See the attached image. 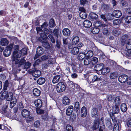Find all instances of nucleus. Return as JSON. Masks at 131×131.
<instances>
[{
  "mask_svg": "<svg viewBox=\"0 0 131 131\" xmlns=\"http://www.w3.org/2000/svg\"><path fill=\"white\" fill-rule=\"evenodd\" d=\"M119 106H115L112 108V113L113 114H117L119 111Z\"/></svg>",
  "mask_w": 131,
  "mask_h": 131,
  "instance_id": "c85d7f7f",
  "label": "nucleus"
},
{
  "mask_svg": "<svg viewBox=\"0 0 131 131\" xmlns=\"http://www.w3.org/2000/svg\"><path fill=\"white\" fill-rule=\"evenodd\" d=\"M79 51V48L77 47H75L72 49L71 53L73 55H76L78 53Z\"/></svg>",
  "mask_w": 131,
  "mask_h": 131,
  "instance_id": "72a5a7b5",
  "label": "nucleus"
},
{
  "mask_svg": "<svg viewBox=\"0 0 131 131\" xmlns=\"http://www.w3.org/2000/svg\"><path fill=\"white\" fill-rule=\"evenodd\" d=\"M100 29L97 27H94L91 29V32L94 34H98L100 31Z\"/></svg>",
  "mask_w": 131,
  "mask_h": 131,
  "instance_id": "b1692460",
  "label": "nucleus"
},
{
  "mask_svg": "<svg viewBox=\"0 0 131 131\" xmlns=\"http://www.w3.org/2000/svg\"><path fill=\"white\" fill-rule=\"evenodd\" d=\"M85 55L86 57L90 58L92 57L93 56V53L92 51L89 50L88 51Z\"/></svg>",
  "mask_w": 131,
  "mask_h": 131,
  "instance_id": "a19ab883",
  "label": "nucleus"
},
{
  "mask_svg": "<svg viewBox=\"0 0 131 131\" xmlns=\"http://www.w3.org/2000/svg\"><path fill=\"white\" fill-rule=\"evenodd\" d=\"M13 97V94L12 92H9L8 93V94L6 97V100L8 101H10L12 100Z\"/></svg>",
  "mask_w": 131,
  "mask_h": 131,
  "instance_id": "393cba45",
  "label": "nucleus"
},
{
  "mask_svg": "<svg viewBox=\"0 0 131 131\" xmlns=\"http://www.w3.org/2000/svg\"><path fill=\"white\" fill-rule=\"evenodd\" d=\"M84 65L88 66L90 68H92L91 64V60L85 58L84 61Z\"/></svg>",
  "mask_w": 131,
  "mask_h": 131,
  "instance_id": "4be33fe9",
  "label": "nucleus"
},
{
  "mask_svg": "<svg viewBox=\"0 0 131 131\" xmlns=\"http://www.w3.org/2000/svg\"><path fill=\"white\" fill-rule=\"evenodd\" d=\"M45 79L43 78H39L37 81V83L40 85H42L45 82Z\"/></svg>",
  "mask_w": 131,
  "mask_h": 131,
  "instance_id": "f704fd0d",
  "label": "nucleus"
},
{
  "mask_svg": "<svg viewBox=\"0 0 131 131\" xmlns=\"http://www.w3.org/2000/svg\"><path fill=\"white\" fill-rule=\"evenodd\" d=\"M21 114L23 116L26 118L29 117L30 115V112L26 109L23 110Z\"/></svg>",
  "mask_w": 131,
  "mask_h": 131,
  "instance_id": "1a4fd4ad",
  "label": "nucleus"
},
{
  "mask_svg": "<svg viewBox=\"0 0 131 131\" xmlns=\"http://www.w3.org/2000/svg\"><path fill=\"white\" fill-rule=\"evenodd\" d=\"M121 98L119 97H117L114 99L113 103L115 105L119 106L121 103Z\"/></svg>",
  "mask_w": 131,
  "mask_h": 131,
  "instance_id": "f8f14e48",
  "label": "nucleus"
},
{
  "mask_svg": "<svg viewBox=\"0 0 131 131\" xmlns=\"http://www.w3.org/2000/svg\"><path fill=\"white\" fill-rule=\"evenodd\" d=\"M100 119H95L94 121V124L92 127L93 130H96L99 127V125L100 124L101 122Z\"/></svg>",
  "mask_w": 131,
  "mask_h": 131,
  "instance_id": "0eeeda50",
  "label": "nucleus"
},
{
  "mask_svg": "<svg viewBox=\"0 0 131 131\" xmlns=\"http://www.w3.org/2000/svg\"><path fill=\"white\" fill-rule=\"evenodd\" d=\"M95 27L98 28V27H100L101 28L103 26L102 24L100 21H97L96 22L95 24Z\"/></svg>",
  "mask_w": 131,
  "mask_h": 131,
  "instance_id": "13d9d810",
  "label": "nucleus"
},
{
  "mask_svg": "<svg viewBox=\"0 0 131 131\" xmlns=\"http://www.w3.org/2000/svg\"><path fill=\"white\" fill-rule=\"evenodd\" d=\"M48 61V63L49 64H52L56 62V60L54 58H52L50 56L49 58Z\"/></svg>",
  "mask_w": 131,
  "mask_h": 131,
  "instance_id": "8fccbe9b",
  "label": "nucleus"
},
{
  "mask_svg": "<svg viewBox=\"0 0 131 131\" xmlns=\"http://www.w3.org/2000/svg\"><path fill=\"white\" fill-rule=\"evenodd\" d=\"M87 115V109L85 106H83L81 110V116L82 117H85Z\"/></svg>",
  "mask_w": 131,
  "mask_h": 131,
  "instance_id": "4468645a",
  "label": "nucleus"
},
{
  "mask_svg": "<svg viewBox=\"0 0 131 131\" xmlns=\"http://www.w3.org/2000/svg\"><path fill=\"white\" fill-rule=\"evenodd\" d=\"M107 80L106 77L104 76V77H102L99 78V81L102 82L106 81Z\"/></svg>",
  "mask_w": 131,
  "mask_h": 131,
  "instance_id": "680f3d73",
  "label": "nucleus"
},
{
  "mask_svg": "<svg viewBox=\"0 0 131 131\" xmlns=\"http://www.w3.org/2000/svg\"><path fill=\"white\" fill-rule=\"evenodd\" d=\"M120 129L119 123L115 124L114 126L113 127L114 131H119Z\"/></svg>",
  "mask_w": 131,
  "mask_h": 131,
  "instance_id": "79ce46f5",
  "label": "nucleus"
},
{
  "mask_svg": "<svg viewBox=\"0 0 131 131\" xmlns=\"http://www.w3.org/2000/svg\"><path fill=\"white\" fill-rule=\"evenodd\" d=\"M25 64L24 66V67L25 69H28L30 67L31 65L30 63L28 62H26L25 63Z\"/></svg>",
  "mask_w": 131,
  "mask_h": 131,
  "instance_id": "e2e57ef3",
  "label": "nucleus"
},
{
  "mask_svg": "<svg viewBox=\"0 0 131 131\" xmlns=\"http://www.w3.org/2000/svg\"><path fill=\"white\" fill-rule=\"evenodd\" d=\"M19 51L22 55H25L27 54V49L26 48H23L21 50Z\"/></svg>",
  "mask_w": 131,
  "mask_h": 131,
  "instance_id": "603ef678",
  "label": "nucleus"
},
{
  "mask_svg": "<svg viewBox=\"0 0 131 131\" xmlns=\"http://www.w3.org/2000/svg\"><path fill=\"white\" fill-rule=\"evenodd\" d=\"M104 67V65L103 63H100L97 64L94 67L95 69L97 71H101L103 68Z\"/></svg>",
  "mask_w": 131,
  "mask_h": 131,
  "instance_id": "aec40b11",
  "label": "nucleus"
},
{
  "mask_svg": "<svg viewBox=\"0 0 131 131\" xmlns=\"http://www.w3.org/2000/svg\"><path fill=\"white\" fill-rule=\"evenodd\" d=\"M98 61V59L97 58L94 57L92 58L91 60V65L92 68L96 64Z\"/></svg>",
  "mask_w": 131,
  "mask_h": 131,
  "instance_id": "f3484780",
  "label": "nucleus"
},
{
  "mask_svg": "<svg viewBox=\"0 0 131 131\" xmlns=\"http://www.w3.org/2000/svg\"><path fill=\"white\" fill-rule=\"evenodd\" d=\"M30 71L32 73V76L36 78H38L41 74L40 71L37 70L36 68H35L30 69Z\"/></svg>",
  "mask_w": 131,
  "mask_h": 131,
  "instance_id": "39448f33",
  "label": "nucleus"
},
{
  "mask_svg": "<svg viewBox=\"0 0 131 131\" xmlns=\"http://www.w3.org/2000/svg\"><path fill=\"white\" fill-rule=\"evenodd\" d=\"M80 16L81 18L83 19H85L87 17L86 14L85 12H80Z\"/></svg>",
  "mask_w": 131,
  "mask_h": 131,
  "instance_id": "de8ad7c7",
  "label": "nucleus"
},
{
  "mask_svg": "<svg viewBox=\"0 0 131 131\" xmlns=\"http://www.w3.org/2000/svg\"><path fill=\"white\" fill-rule=\"evenodd\" d=\"M90 16V18L92 20H93L94 19L96 20L98 18L97 15L96 14L93 13H91Z\"/></svg>",
  "mask_w": 131,
  "mask_h": 131,
  "instance_id": "58836bf2",
  "label": "nucleus"
},
{
  "mask_svg": "<svg viewBox=\"0 0 131 131\" xmlns=\"http://www.w3.org/2000/svg\"><path fill=\"white\" fill-rule=\"evenodd\" d=\"M85 57V54L82 53H80L78 57V59L79 60H81L83 59Z\"/></svg>",
  "mask_w": 131,
  "mask_h": 131,
  "instance_id": "a18cd8bd",
  "label": "nucleus"
},
{
  "mask_svg": "<svg viewBox=\"0 0 131 131\" xmlns=\"http://www.w3.org/2000/svg\"><path fill=\"white\" fill-rule=\"evenodd\" d=\"M126 22L129 24L131 22V16H129L126 17L125 19Z\"/></svg>",
  "mask_w": 131,
  "mask_h": 131,
  "instance_id": "4d7b16f0",
  "label": "nucleus"
},
{
  "mask_svg": "<svg viewBox=\"0 0 131 131\" xmlns=\"http://www.w3.org/2000/svg\"><path fill=\"white\" fill-rule=\"evenodd\" d=\"M97 54L98 56L101 57L102 58L104 59L105 57L104 53L101 50H98Z\"/></svg>",
  "mask_w": 131,
  "mask_h": 131,
  "instance_id": "37998d69",
  "label": "nucleus"
},
{
  "mask_svg": "<svg viewBox=\"0 0 131 131\" xmlns=\"http://www.w3.org/2000/svg\"><path fill=\"white\" fill-rule=\"evenodd\" d=\"M79 41V37L77 36L75 37L72 40V44L73 45H75L78 43Z\"/></svg>",
  "mask_w": 131,
  "mask_h": 131,
  "instance_id": "a878e982",
  "label": "nucleus"
},
{
  "mask_svg": "<svg viewBox=\"0 0 131 131\" xmlns=\"http://www.w3.org/2000/svg\"><path fill=\"white\" fill-rule=\"evenodd\" d=\"M16 48L14 51L12 58V61L15 64L18 65L19 67H20L21 65L25 64L26 60L24 59V58H21L20 59H17L18 58H20L22 54L20 51H18L19 46H15Z\"/></svg>",
  "mask_w": 131,
  "mask_h": 131,
  "instance_id": "f257e3e1",
  "label": "nucleus"
},
{
  "mask_svg": "<svg viewBox=\"0 0 131 131\" xmlns=\"http://www.w3.org/2000/svg\"><path fill=\"white\" fill-rule=\"evenodd\" d=\"M100 121H101L100 123L99 130L103 131L104 129L105 126L104 125V118L102 117L101 118Z\"/></svg>",
  "mask_w": 131,
  "mask_h": 131,
  "instance_id": "5701e85b",
  "label": "nucleus"
},
{
  "mask_svg": "<svg viewBox=\"0 0 131 131\" xmlns=\"http://www.w3.org/2000/svg\"><path fill=\"white\" fill-rule=\"evenodd\" d=\"M66 129L67 131H73V127L70 125H68L66 127Z\"/></svg>",
  "mask_w": 131,
  "mask_h": 131,
  "instance_id": "052dcab7",
  "label": "nucleus"
},
{
  "mask_svg": "<svg viewBox=\"0 0 131 131\" xmlns=\"http://www.w3.org/2000/svg\"><path fill=\"white\" fill-rule=\"evenodd\" d=\"M1 44L2 46H6L8 44L9 41L6 38L2 39L0 41Z\"/></svg>",
  "mask_w": 131,
  "mask_h": 131,
  "instance_id": "7c9ffc66",
  "label": "nucleus"
},
{
  "mask_svg": "<svg viewBox=\"0 0 131 131\" xmlns=\"http://www.w3.org/2000/svg\"><path fill=\"white\" fill-rule=\"evenodd\" d=\"M120 108L122 111L123 112H125L127 108V106L125 103H123L121 105Z\"/></svg>",
  "mask_w": 131,
  "mask_h": 131,
  "instance_id": "c9c22d12",
  "label": "nucleus"
},
{
  "mask_svg": "<svg viewBox=\"0 0 131 131\" xmlns=\"http://www.w3.org/2000/svg\"><path fill=\"white\" fill-rule=\"evenodd\" d=\"M106 124L107 126L110 129L112 127V124L110 120H107L106 121Z\"/></svg>",
  "mask_w": 131,
  "mask_h": 131,
  "instance_id": "3c124183",
  "label": "nucleus"
},
{
  "mask_svg": "<svg viewBox=\"0 0 131 131\" xmlns=\"http://www.w3.org/2000/svg\"><path fill=\"white\" fill-rule=\"evenodd\" d=\"M122 14L121 11L118 10L114 11L113 13V16L119 18L122 15Z\"/></svg>",
  "mask_w": 131,
  "mask_h": 131,
  "instance_id": "ddd939ff",
  "label": "nucleus"
},
{
  "mask_svg": "<svg viewBox=\"0 0 131 131\" xmlns=\"http://www.w3.org/2000/svg\"><path fill=\"white\" fill-rule=\"evenodd\" d=\"M33 93L35 96H38L40 95L41 93V92L37 88H35L33 90Z\"/></svg>",
  "mask_w": 131,
  "mask_h": 131,
  "instance_id": "cd10ccee",
  "label": "nucleus"
},
{
  "mask_svg": "<svg viewBox=\"0 0 131 131\" xmlns=\"http://www.w3.org/2000/svg\"><path fill=\"white\" fill-rule=\"evenodd\" d=\"M17 102L16 98H12L10 103V108H12L15 105Z\"/></svg>",
  "mask_w": 131,
  "mask_h": 131,
  "instance_id": "6ab92c4d",
  "label": "nucleus"
},
{
  "mask_svg": "<svg viewBox=\"0 0 131 131\" xmlns=\"http://www.w3.org/2000/svg\"><path fill=\"white\" fill-rule=\"evenodd\" d=\"M127 79V76L126 75H124L119 76L118 79L120 82L122 83H123L126 81Z\"/></svg>",
  "mask_w": 131,
  "mask_h": 131,
  "instance_id": "6e6552de",
  "label": "nucleus"
},
{
  "mask_svg": "<svg viewBox=\"0 0 131 131\" xmlns=\"http://www.w3.org/2000/svg\"><path fill=\"white\" fill-rule=\"evenodd\" d=\"M40 35V37L39 38L38 40L42 43L46 41L47 36L43 33L41 34Z\"/></svg>",
  "mask_w": 131,
  "mask_h": 131,
  "instance_id": "9d476101",
  "label": "nucleus"
},
{
  "mask_svg": "<svg viewBox=\"0 0 131 131\" xmlns=\"http://www.w3.org/2000/svg\"><path fill=\"white\" fill-rule=\"evenodd\" d=\"M102 32L104 35H106L108 33V30L107 26H102Z\"/></svg>",
  "mask_w": 131,
  "mask_h": 131,
  "instance_id": "473e14b6",
  "label": "nucleus"
},
{
  "mask_svg": "<svg viewBox=\"0 0 131 131\" xmlns=\"http://www.w3.org/2000/svg\"><path fill=\"white\" fill-rule=\"evenodd\" d=\"M36 106L38 108H41L42 105V101L40 99H38L34 102Z\"/></svg>",
  "mask_w": 131,
  "mask_h": 131,
  "instance_id": "dca6fc26",
  "label": "nucleus"
},
{
  "mask_svg": "<svg viewBox=\"0 0 131 131\" xmlns=\"http://www.w3.org/2000/svg\"><path fill=\"white\" fill-rule=\"evenodd\" d=\"M45 50L41 47L39 46L37 48V54L34 57V60L38 58L39 56L42 54L44 52Z\"/></svg>",
  "mask_w": 131,
  "mask_h": 131,
  "instance_id": "20e7f679",
  "label": "nucleus"
},
{
  "mask_svg": "<svg viewBox=\"0 0 131 131\" xmlns=\"http://www.w3.org/2000/svg\"><path fill=\"white\" fill-rule=\"evenodd\" d=\"M91 116L95 119H100V113L97 109L93 108L91 111Z\"/></svg>",
  "mask_w": 131,
  "mask_h": 131,
  "instance_id": "f03ea898",
  "label": "nucleus"
},
{
  "mask_svg": "<svg viewBox=\"0 0 131 131\" xmlns=\"http://www.w3.org/2000/svg\"><path fill=\"white\" fill-rule=\"evenodd\" d=\"M118 73L115 72L111 73L110 75V77L111 79H113L116 78L118 76Z\"/></svg>",
  "mask_w": 131,
  "mask_h": 131,
  "instance_id": "e433bc0d",
  "label": "nucleus"
},
{
  "mask_svg": "<svg viewBox=\"0 0 131 131\" xmlns=\"http://www.w3.org/2000/svg\"><path fill=\"white\" fill-rule=\"evenodd\" d=\"M101 71L102 74L105 75L110 72V69L108 67L103 68Z\"/></svg>",
  "mask_w": 131,
  "mask_h": 131,
  "instance_id": "412c9836",
  "label": "nucleus"
},
{
  "mask_svg": "<svg viewBox=\"0 0 131 131\" xmlns=\"http://www.w3.org/2000/svg\"><path fill=\"white\" fill-rule=\"evenodd\" d=\"M63 35L65 36H70V30L67 28H64L62 30Z\"/></svg>",
  "mask_w": 131,
  "mask_h": 131,
  "instance_id": "a211bd4d",
  "label": "nucleus"
},
{
  "mask_svg": "<svg viewBox=\"0 0 131 131\" xmlns=\"http://www.w3.org/2000/svg\"><path fill=\"white\" fill-rule=\"evenodd\" d=\"M26 119V121L27 123H29L31 122L33 119V118L31 116H29Z\"/></svg>",
  "mask_w": 131,
  "mask_h": 131,
  "instance_id": "338daca9",
  "label": "nucleus"
},
{
  "mask_svg": "<svg viewBox=\"0 0 131 131\" xmlns=\"http://www.w3.org/2000/svg\"><path fill=\"white\" fill-rule=\"evenodd\" d=\"M113 33L115 36H118L120 34V31L117 29L114 30L113 31Z\"/></svg>",
  "mask_w": 131,
  "mask_h": 131,
  "instance_id": "49530a36",
  "label": "nucleus"
},
{
  "mask_svg": "<svg viewBox=\"0 0 131 131\" xmlns=\"http://www.w3.org/2000/svg\"><path fill=\"white\" fill-rule=\"evenodd\" d=\"M60 76L59 75H57L54 77L53 78L52 82L53 83H56L58 82L60 79Z\"/></svg>",
  "mask_w": 131,
  "mask_h": 131,
  "instance_id": "bb28decb",
  "label": "nucleus"
},
{
  "mask_svg": "<svg viewBox=\"0 0 131 131\" xmlns=\"http://www.w3.org/2000/svg\"><path fill=\"white\" fill-rule=\"evenodd\" d=\"M8 91H4L0 95V99L2 100H3L5 98L6 99V97L8 94Z\"/></svg>",
  "mask_w": 131,
  "mask_h": 131,
  "instance_id": "c756f323",
  "label": "nucleus"
},
{
  "mask_svg": "<svg viewBox=\"0 0 131 131\" xmlns=\"http://www.w3.org/2000/svg\"><path fill=\"white\" fill-rule=\"evenodd\" d=\"M42 46L47 49H49L50 48L49 44L46 41L42 43Z\"/></svg>",
  "mask_w": 131,
  "mask_h": 131,
  "instance_id": "c03bdc74",
  "label": "nucleus"
},
{
  "mask_svg": "<svg viewBox=\"0 0 131 131\" xmlns=\"http://www.w3.org/2000/svg\"><path fill=\"white\" fill-rule=\"evenodd\" d=\"M126 124L127 126L131 127V118H127L126 121Z\"/></svg>",
  "mask_w": 131,
  "mask_h": 131,
  "instance_id": "6e6d98bb",
  "label": "nucleus"
},
{
  "mask_svg": "<svg viewBox=\"0 0 131 131\" xmlns=\"http://www.w3.org/2000/svg\"><path fill=\"white\" fill-rule=\"evenodd\" d=\"M128 36L127 35H125L123 36L122 38V42H124V43H125V41L128 38Z\"/></svg>",
  "mask_w": 131,
  "mask_h": 131,
  "instance_id": "0e129e2a",
  "label": "nucleus"
},
{
  "mask_svg": "<svg viewBox=\"0 0 131 131\" xmlns=\"http://www.w3.org/2000/svg\"><path fill=\"white\" fill-rule=\"evenodd\" d=\"M109 7V6L106 4H104L102 6V8L103 10L105 11H107Z\"/></svg>",
  "mask_w": 131,
  "mask_h": 131,
  "instance_id": "bf43d9fd",
  "label": "nucleus"
},
{
  "mask_svg": "<svg viewBox=\"0 0 131 131\" xmlns=\"http://www.w3.org/2000/svg\"><path fill=\"white\" fill-rule=\"evenodd\" d=\"M13 46V44H12L6 47L3 52V55L5 57H7L11 54Z\"/></svg>",
  "mask_w": 131,
  "mask_h": 131,
  "instance_id": "7ed1b4c3",
  "label": "nucleus"
},
{
  "mask_svg": "<svg viewBox=\"0 0 131 131\" xmlns=\"http://www.w3.org/2000/svg\"><path fill=\"white\" fill-rule=\"evenodd\" d=\"M73 110V106L70 105L68 106L66 110V114L68 116H70Z\"/></svg>",
  "mask_w": 131,
  "mask_h": 131,
  "instance_id": "9b49d317",
  "label": "nucleus"
},
{
  "mask_svg": "<svg viewBox=\"0 0 131 131\" xmlns=\"http://www.w3.org/2000/svg\"><path fill=\"white\" fill-rule=\"evenodd\" d=\"M40 125V122L37 121L35 122L34 123V126L37 128Z\"/></svg>",
  "mask_w": 131,
  "mask_h": 131,
  "instance_id": "774afa93",
  "label": "nucleus"
},
{
  "mask_svg": "<svg viewBox=\"0 0 131 131\" xmlns=\"http://www.w3.org/2000/svg\"><path fill=\"white\" fill-rule=\"evenodd\" d=\"M83 24L84 27L87 28L90 27L92 25L91 22L88 20H86L84 21Z\"/></svg>",
  "mask_w": 131,
  "mask_h": 131,
  "instance_id": "2eb2a0df",
  "label": "nucleus"
},
{
  "mask_svg": "<svg viewBox=\"0 0 131 131\" xmlns=\"http://www.w3.org/2000/svg\"><path fill=\"white\" fill-rule=\"evenodd\" d=\"M126 48L127 49H131V39L128 40L126 44Z\"/></svg>",
  "mask_w": 131,
  "mask_h": 131,
  "instance_id": "ea45409f",
  "label": "nucleus"
},
{
  "mask_svg": "<svg viewBox=\"0 0 131 131\" xmlns=\"http://www.w3.org/2000/svg\"><path fill=\"white\" fill-rule=\"evenodd\" d=\"M121 4L123 6H127L128 4L127 3L125 0H123L122 1L121 3Z\"/></svg>",
  "mask_w": 131,
  "mask_h": 131,
  "instance_id": "69168bd1",
  "label": "nucleus"
},
{
  "mask_svg": "<svg viewBox=\"0 0 131 131\" xmlns=\"http://www.w3.org/2000/svg\"><path fill=\"white\" fill-rule=\"evenodd\" d=\"M63 103L64 105H69L70 103L69 99L67 97H64L62 100Z\"/></svg>",
  "mask_w": 131,
  "mask_h": 131,
  "instance_id": "2f4dec72",
  "label": "nucleus"
},
{
  "mask_svg": "<svg viewBox=\"0 0 131 131\" xmlns=\"http://www.w3.org/2000/svg\"><path fill=\"white\" fill-rule=\"evenodd\" d=\"M65 89L66 86L63 82H59L57 84L56 89L58 92H62L64 91Z\"/></svg>",
  "mask_w": 131,
  "mask_h": 131,
  "instance_id": "423d86ee",
  "label": "nucleus"
},
{
  "mask_svg": "<svg viewBox=\"0 0 131 131\" xmlns=\"http://www.w3.org/2000/svg\"><path fill=\"white\" fill-rule=\"evenodd\" d=\"M54 20L53 19H51L49 23V25L51 27H54L55 26Z\"/></svg>",
  "mask_w": 131,
  "mask_h": 131,
  "instance_id": "864d4df0",
  "label": "nucleus"
},
{
  "mask_svg": "<svg viewBox=\"0 0 131 131\" xmlns=\"http://www.w3.org/2000/svg\"><path fill=\"white\" fill-rule=\"evenodd\" d=\"M121 20L119 19H116L114 20L113 21V23L114 25H118L120 24L121 23Z\"/></svg>",
  "mask_w": 131,
  "mask_h": 131,
  "instance_id": "09e8293b",
  "label": "nucleus"
},
{
  "mask_svg": "<svg viewBox=\"0 0 131 131\" xmlns=\"http://www.w3.org/2000/svg\"><path fill=\"white\" fill-rule=\"evenodd\" d=\"M66 87L68 88L69 90H71L73 88L74 86L72 82L70 81H69L67 83Z\"/></svg>",
  "mask_w": 131,
  "mask_h": 131,
  "instance_id": "4c0bfd02",
  "label": "nucleus"
},
{
  "mask_svg": "<svg viewBox=\"0 0 131 131\" xmlns=\"http://www.w3.org/2000/svg\"><path fill=\"white\" fill-rule=\"evenodd\" d=\"M79 103L77 102L75 103L74 105V109H75V111L76 112H77L79 107Z\"/></svg>",
  "mask_w": 131,
  "mask_h": 131,
  "instance_id": "5fc2aeb1",
  "label": "nucleus"
}]
</instances>
